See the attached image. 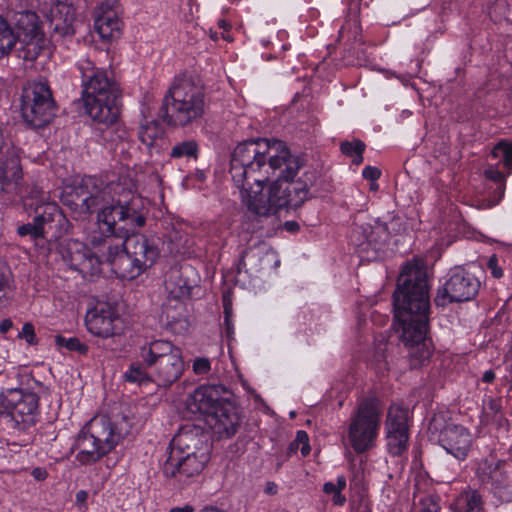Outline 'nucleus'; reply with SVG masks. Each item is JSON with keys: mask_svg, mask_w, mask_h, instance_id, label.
Segmentation results:
<instances>
[{"mask_svg": "<svg viewBox=\"0 0 512 512\" xmlns=\"http://www.w3.org/2000/svg\"><path fill=\"white\" fill-rule=\"evenodd\" d=\"M302 155L291 154L285 142L277 139L258 138L239 143L233 150L230 169L234 184L244 187L247 178L254 184L273 183L274 197L279 209H297L314 194L329 190V183L314 168L305 167Z\"/></svg>", "mask_w": 512, "mask_h": 512, "instance_id": "f257e3e1", "label": "nucleus"}, {"mask_svg": "<svg viewBox=\"0 0 512 512\" xmlns=\"http://www.w3.org/2000/svg\"><path fill=\"white\" fill-rule=\"evenodd\" d=\"M394 317L399 325L400 341L407 349L411 369L423 367L433 351L429 333V287L426 271L416 263H407L398 277L393 293Z\"/></svg>", "mask_w": 512, "mask_h": 512, "instance_id": "f03ea898", "label": "nucleus"}, {"mask_svg": "<svg viewBox=\"0 0 512 512\" xmlns=\"http://www.w3.org/2000/svg\"><path fill=\"white\" fill-rule=\"evenodd\" d=\"M146 223V210L142 199L132 195L128 200H117L97 214L98 229L105 236L122 240L128 253L146 271L160 257L159 239L137 233Z\"/></svg>", "mask_w": 512, "mask_h": 512, "instance_id": "7ed1b4c3", "label": "nucleus"}, {"mask_svg": "<svg viewBox=\"0 0 512 512\" xmlns=\"http://www.w3.org/2000/svg\"><path fill=\"white\" fill-rule=\"evenodd\" d=\"M81 74L82 101L86 113L99 124L117 122L122 90L111 68H100L89 58L77 62Z\"/></svg>", "mask_w": 512, "mask_h": 512, "instance_id": "20e7f679", "label": "nucleus"}, {"mask_svg": "<svg viewBox=\"0 0 512 512\" xmlns=\"http://www.w3.org/2000/svg\"><path fill=\"white\" fill-rule=\"evenodd\" d=\"M208 109L202 85L192 76L176 77L163 97L159 117L173 128L198 126Z\"/></svg>", "mask_w": 512, "mask_h": 512, "instance_id": "39448f33", "label": "nucleus"}, {"mask_svg": "<svg viewBox=\"0 0 512 512\" xmlns=\"http://www.w3.org/2000/svg\"><path fill=\"white\" fill-rule=\"evenodd\" d=\"M31 198L35 202V216L33 222L26 223L17 228L20 236H29L43 252L48 253L58 239L67 234L70 222L55 202L47 201L45 192L34 187Z\"/></svg>", "mask_w": 512, "mask_h": 512, "instance_id": "423d86ee", "label": "nucleus"}, {"mask_svg": "<svg viewBox=\"0 0 512 512\" xmlns=\"http://www.w3.org/2000/svg\"><path fill=\"white\" fill-rule=\"evenodd\" d=\"M143 363L153 369V381L160 387H169L183 374L185 362L182 350L163 339L144 343L139 350Z\"/></svg>", "mask_w": 512, "mask_h": 512, "instance_id": "0eeeda50", "label": "nucleus"}, {"mask_svg": "<svg viewBox=\"0 0 512 512\" xmlns=\"http://www.w3.org/2000/svg\"><path fill=\"white\" fill-rule=\"evenodd\" d=\"M20 111L23 120L33 128H42L56 115V102L47 80L28 81L22 87Z\"/></svg>", "mask_w": 512, "mask_h": 512, "instance_id": "6e6552de", "label": "nucleus"}, {"mask_svg": "<svg viewBox=\"0 0 512 512\" xmlns=\"http://www.w3.org/2000/svg\"><path fill=\"white\" fill-rule=\"evenodd\" d=\"M0 416L6 418L13 429L27 431L38 422L39 396L22 388L2 390Z\"/></svg>", "mask_w": 512, "mask_h": 512, "instance_id": "1a4fd4ad", "label": "nucleus"}, {"mask_svg": "<svg viewBox=\"0 0 512 512\" xmlns=\"http://www.w3.org/2000/svg\"><path fill=\"white\" fill-rule=\"evenodd\" d=\"M380 418L381 409L376 398L368 397L359 403L348 428V439L356 453H364L374 446Z\"/></svg>", "mask_w": 512, "mask_h": 512, "instance_id": "9d476101", "label": "nucleus"}, {"mask_svg": "<svg viewBox=\"0 0 512 512\" xmlns=\"http://www.w3.org/2000/svg\"><path fill=\"white\" fill-rule=\"evenodd\" d=\"M90 242L94 247L103 248V264L109 265L116 277L133 280L145 272L116 236H105L99 229L93 232Z\"/></svg>", "mask_w": 512, "mask_h": 512, "instance_id": "9b49d317", "label": "nucleus"}, {"mask_svg": "<svg viewBox=\"0 0 512 512\" xmlns=\"http://www.w3.org/2000/svg\"><path fill=\"white\" fill-rule=\"evenodd\" d=\"M105 425L99 422L96 416L80 430L75 438L72 448L78 451L76 460L82 465L94 464L114 449Z\"/></svg>", "mask_w": 512, "mask_h": 512, "instance_id": "f8f14e48", "label": "nucleus"}, {"mask_svg": "<svg viewBox=\"0 0 512 512\" xmlns=\"http://www.w3.org/2000/svg\"><path fill=\"white\" fill-rule=\"evenodd\" d=\"M432 437L458 460L466 459L472 444V436L462 425L448 423L443 413L434 414L428 425Z\"/></svg>", "mask_w": 512, "mask_h": 512, "instance_id": "ddd939ff", "label": "nucleus"}, {"mask_svg": "<svg viewBox=\"0 0 512 512\" xmlns=\"http://www.w3.org/2000/svg\"><path fill=\"white\" fill-rule=\"evenodd\" d=\"M61 202L72 212L79 215L90 214L95 210L98 213L114 201L108 204L105 201V193L96 185L92 177L82 179L78 185H67L60 195Z\"/></svg>", "mask_w": 512, "mask_h": 512, "instance_id": "4468645a", "label": "nucleus"}, {"mask_svg": "<svg viewBox=\"0 0 512 512\" xmlns=\"http://www.w3.org/2000/svg\"><path fill=\"white\" fill-rule=\"evenodd\" d=\"M481 287L479 278L463 267L451 269L444 285L438 289L434 299L437 306L461 303L476 298Z\"/></svg>", "mask_w": 512, "mask_h": 512, "instance_id": "2eb2a0df", "label": "nucleus"}, {"mask_svg": "<svg viewBox=\"0 0 512 512\" xmlns=\"http://www.w3.org/2000/svg\"><path fill=\"white\" fill-rule=\"evenodd\" d=\"M13 26L14 33L18 36L17 50L23 51L22 57L25 60H35L45 45L37 14L31 11L17 13Z\"/></svg>", "mask_w": 512, "mask_h": 512, "instance_id": "dca6fc26", "label": "nucleus"}, {"mask_svg": "<svg viewBox=\"0 0 512 512\" xmlns=\"http://www.w3.org/2000/svg\"><path fill=\"white\" fill-rule=\"evenodd\" d=\"M60 254L63 261L83 277L99 275L102 272V253L97 255L79 241L68 240L60 243Z\"/></svg>", "mask_w": 512, "mask_h": 512, "instance_id": "f3484780", "label": "nucleus"}, {"mask_svg": "<svg viewBox=\"0 0 512 512\" xmlns=\"http://www.w3.org/2000/svg\"><path fill=\"white\" fill-rule=\"evenodd\" d=\"M233 398V392L222 384H203L187 397L186 406L190 412L200 413L207 420L219 406Z\"/></svg>", "mask_w": 512, "mask_h": 512, "instance_id": "a211bd4d", "label": "nucleus"}, {"mask_svg": "<svg viewBox=\"0 0 512 512\" xmlns=\"http://www.w3.org/2000/svg\"><path fill=\"white\" fill-rule=\"evenodd\" d=\"M210 459V454H179L168 452L162 466V472L167 478H174L179 483H185L190 478L198 476Z\"/></svg>", "mask_w": 512, "mask_h": 512, "instance_id": "6ab92c4d", "label": "nucleus"}, {"mask_svg": "<svg viewBox=\"0 0 512 512\" xmlns=\"http://www.w3.org/2000/svg\"><path fill=\"white\" fill-rule=\"evenodd\" d=\"M387 448L392 456H400L407 450L409 439L408 410L393 404L389 407L386 421Z\"/></svg>", "mask_w": 512, "mask_h": 512, "instance_id": "aec40b11", "label": "nucleus"}, {"mask_svg": "<svg viewBox=\"0 0 512 512\" xmlns=\"http://www.w3.org/2000/svg\"><path fill=\"white\" fill-rule=\"evenodd\" d=\"M85 324L88 331L97 337L109 338L122 333V320L108 303H98L89 310L85 317Z\"/></svg>", "mask_w": 512, "mask_h": 512, "instance_id": "412c9836", "label": "nucleus"}, {"mask_svg": "<svg viewBox=\"0 0 512 512\" xmlns=\"http://www.w3.org/2000/svg\"><path fill=\"white\" fill-rule=\"evenodd\" d=\"M506 462L503 460L484 459L477 469V476L481 483L489 486L495 496L502 500L510 501L512 491L510 490L509 477L504 469Z\"/></svg>", "mask_w": 512, "mask_h": 512, "instance_id": "4be33fe9", "label": "nucleus"}, {"mask_svg": "<svg viewBox=\"0 0 512 512\" xmlns=\"http://www.w3.org/2000/svg\"><path fill=\"white\" fill-rule=\"evenodd\" d=\"M251 182L254 183L253 179L248 177L247 183L244 187H240L235 184L241 191L242 202L247 207L248 211L259 217H268L276 214L280 209L276 203V197H274L273 183L269 187L267 193L263 192V185L261 184L256 187L257 190H253Z\"/></svg>", "mask_w": 512, "mask_h": 512, "instance_id": "5701e85b", "label": "nucleus"}, {"mask_svg": "<svg viewBox=\"0 0 512 512\" xmlns=\"http://www.w3.org/2000/svg\"><path fill=\"white\" fill-rule=\"evenodd\" d=\"M208 435L200 427L193 425L183 426L177 435L173 438L168 452H178L179 454H199L201 452L210 454V444Z\"/></svg>", "mask_w": 512, "mask_h": 512, "instance_id": "b1692460", "label": "nucleus"}, {"mask_svg": "<svg viewBox=\"0 0 512 512\" xmlns=\"http://www.w3.org/2000/svg\"><path fill=\"white\" fill-rule=\"evenodd\" d=\"M206 422L219 438L234 436L241 424V415L234 398L219 406Z\"/></svg>", "mask_w": 512, "mask_h": 512, "instance_id": "393cba45", "label": "nucleus"}, {"mask_svg": "<svg viewBox=\"0 0 512 512\" xmlns=\"http://www.w3.org/2000/svg\"><path fill=\"white\" fill-rule=\"evenodd\" d=\"M22 179V168L18 151L8 147L0 159V189L7 193L16 192Z\"/></svg>", "mask_w": 512, "mask_h": 512, "instance_id": "a878e982", "label": "nucleus"}, {"mask_svg": "<svg viewBox=\"0 0 512 512\" xmlns=\"http://www.w3.org/2000/svg\"><path fill=\"white\" fill-rule=\"evenodd\" d=\"M99 422L105 423L107 429V434L109 433V438L113 441V447L115 448L118 443L130 435L133 428V421L130 416V412L122 411L119 414H116L114 418H110L105 415L97 416Z\"/></svg>", "mask_w": 512, "mask_h": 512, "instance_id": "bb28decb", "label": "nucleus"}, {"mask_svg": "<svg viewBox=\"0 0 512 512\" xmlns=\"http://www.w3.org/2000/svg\"><path fill=\"white\" fill-rule=\"evenodd\" d=\"M50 15L51 24L57 33L62 36L73 35L75 33V11L71 5L57 1L51 7Z\"/></svg>", "mask_w": 512, "mask_h": 512, "instance_id": "cd10ccee", "label": "nucleus"}, {"mask_svg": "<svg viewBox=\"0 0 512 512\" xmlns=\"http://www.w3.org/2000/svg\"><path fill=\"white\" fill-rule=\"evenodd\" d=\"M123 23L113 10L103 11L94 22V27L104 40L117 39L121 35Z\"/></svg>", "mask_w": 512, "mask_h": 512, "instance_id": "c85d7f7f", "label": "nucleus"}, {"mask_svg": "<svg viewBox=\"0 0 512 512\" xmlns=\"http://www.w3.org/2000/svg\"><path fill=\"white\" fill-rule=\"evenodd\" d=\"M450 512H485L481 494L471 488L465 489L454 499Z\"/></svg>", "mask_w": 512, "mask_h": 512, "instance_id": "c756f323", "label": "nucleus"}, {"mask_svg": "<svg viewBox=\"0 0 512 512\" xmlns=\"http://www.w3.org/2000/svg\"><path fill=\"white\" fill-rule=\"evenodd\" d=\"M165 288L169 297L186 301L191 297L193 285L178 270H172L165 280Z\"/></svg>", "mask_w": 512, "mask_h": 512, "instance_id": "7c9ffc66", "label": "nucleus"}, {"mask_svg": "<svg viewBox=\"0 0 512 512\" xmlns=\"http://www.w3.org/2000/svg\"><path fill=\"white\" fill-rule=\"evenodd\" d=\"M186 316L184 300L167 296L162 304L161 319L169 326L181 322Z\"/></svg>", "mask_w": 512, "mask_h": 512, "instance_id": "2f4dec72", "label": "nucleus"}, {"mask_svg": "<svg viewBox=\"0 0 512 512\" xmlns=\"http://www.w3.org/2000/svg\"><path fill=\"white\" fill-rule=\"evenodd\" d=\"M488 159L495 161L493 164L497 167L502 164L508 173H512V142L500 140L490 151Z\"/></svg>", "mask_w": 512, "mask_h": 512, "instance_id": "473e14b6", "label": "nucleus"}, {"mask_svg": "<svg viewBox=\"0 0 512 512\" xmlns=\"http://www.w3.org/2000/svg\"><path fill=\"white\" fill-rule=\"evenodd\" d=\"M17 39L13 24L0 14V58L17 49Z\"/></svg>", "mask_w": 512, "mask_h": 512, "instance_id": "72a5a7b5", "label": "nucleus"}, {"mask_svg": "<svg viewBox=\"0 0 512 512\" xmlns=\"http://www.w3.org/2000/svg\"><path fill=\"white\" fill-rule=\"evenodd\" d=\"M164 134L163 127L157 121L147 122L140 127L138 132L140 141L149 149L156 147L158 141L163 140Z\"/></svg>", "mask_w": 512, "mask_h": 512, "instance_id": "f704fd0d", "label": "nucleus"}, {"mask_svg": "<svg viewBox=\"0 0 512 512\" xmlns=\"http://www.w3.org/2000/svg\"><path fill=\"white\" fill-rule=\"evenodd\" d=\"M199 154V145L196 140L189 139L176 143L170 152L172 159L192 158L196 160Z\"/></svg>", "mask_w": 512, "mask_h": 512, "instance_id": "c9c22d12", "label": "nucleus"}, {"mask_svg": "<svg viewBox=\"0 0 512 512\" xmlns=\"http://www.w3.org/2000/svg\"><path fill=\"white\" fill-rule=\"evenodd\" d=\"M369 222L361 218L356 219L350 228L349 240L355 247H362L368 243Z\"/></svg>", "mask_w": 512, "mask_h": 512, "instance_id": "e433bc0d", "label": "nucleus"}, {"mask_svg": "<svg viewBox=\"0 0 512 512\" xmlns=\"http://www.w3.org/2000/svg\"><path fill=\"white\" fill-rule=\"evenodd\" d=\"M366 145L360 139H354L353 141H344L340 144V151L348 156L352 157V163L355 165H360L363 163V153L365 151Z\"/></svg>", "mask_w": 512, "mask_h": 512, "instance_id": "4c0bfd02", "label": "nucleus"}, {"mask_svg": "<svg viewBox=\"0 0 512 512\" xmlns=\"http://www.w3.org/2000/svg\"><path fill=\"white\" fill-rule=\"evenodd\" d=\"M346 488V478L344 476L337 477V483L326 482L323 485V491L326 494H332V502L337 506H343L346 503V497L341 493Z\"/></svg>", "mask_w": 512, "mask_h": 512, "instance_id": "58836bf2", "label": "nucleus"}, {"mask_svg": "<svg viewBox=\"0 0 512 512\" xmlns=\"http://www.w3.org/2000/svg\"><path fill=\"white\" fill-rule=\"evenodd\" d=\"M55 344L58 348H65L70 352H76L79 355H86L89 347L80 341L77 337L66 338L60 334L55 336Z\"/></svg>", "mask_w": 512, "mask_h": 512, "instance_id": "ea45409f", "label": "nucleus"}, {"mask_svg": "<svg viewBox=\"0 0 512 512\" xmlns=\"http://www.w3.org/2000/svg\"><path fill=\"white\" fill-rule=\"evenodd\" d=\"M389 238V230L386 223L379 221L375 222V225L369 223V235L367 245H374L375 247L381 246Z\"/></svg>", "mask_w": 512, "mask_h": 512, "instance_id": "a19ab883", "label": "nucleus"}, {"mask_svg": "<svg viewBox=\"0 0 512 512\" xmlns=\"http://www.w3.org/2000/svg\"><path fill=\"white\" fill-rule=\"evenodd\" d=\"M148 368L143 362L141 363H132L129 369L125 372L124 377L125 380L132 383H147L151 381V378L146 371ZM153 381V378H152Z\"/></svg>", "mask_w": 512, "mask_h": 512, "instance_id": "79ce46f5", "label": "nucleus"}, {"mask_svg": "<svg viewBox=\"0 0 512 512\" xmlns=\"http://www.w3.org/2000/svg\"><path fill=\"white\" fill-rule=\"evenodd\" d=\"M12 273L6 266L0 267V307L5 305L9 300L12 291Z\"/></svg>", "mask_w": 512, "mask_h": 512, "instance_id": "37998d69", "label": "nucleus"}, {"mask_svg": "<svg viewBox=\"0 0 512 512\" xmlns=\"http://www.w3.org/2000/svg\"><path fill=\"white\" fill-rule=\"evenodd\" d=\"M508 4L505 0H496L489 8V16L492 21L500 22L507 18Z\"/></svg>", "mask_w": 512, "mask_h": 512, "instance_id": "c03bdc74", "label": "nucleus"}, {"mask_svg": "<svg viewBox=\"0 0 512 512\" xmlns=\"http://www.w3.org/2000/svg\"><path fill=\"white\" fill-rule=\"evenodd\" d=\"M19 338L25 339L29 345H37L38 339L35 334V329L32 323H24L21 332L18 334Z\"/></svg>", "mask_w": 512, "mask_h": 512, "instance_id": "a18cd8bd", "label": "nucleus"}, {"mask_svg": "<svg viewBox=\"0 0 512 512\" xmlns=\"http://www.w3.org/2000/svg\"><path fill=\"white\" fill-rule=\"evenodd\" d=\"M438 501V497L428 496L424 498L421 502L422 508L420 512H439L440 506Z\"/></svg>", "mask_w": 512, "mask_h": 512, "instance_id": "49530a36", "label": "nucleus"}, {"mask_svg": "<svg viewBox=\"0 0 512 512\" xmlns=\"http://www.w3.org/2000/svg\"><path fill=\"white\" fill-rule=\"evenodd\" d=\"M493 165L494 164L491 163L490 167L485 170L486 177L494 182L503 184L505 181L504 173L502 171H500L497 166L494 168Z\"/></svg>", "mask_w": 512, "mask_h": 512, "instance_id": "de8ad7c7", "label": "nucleus"}, {"mask_svg": "<svg viewBox=\"0 0 512 512\" xmlns=\"http://www.w3.org/2000/svg\"><path fill=\"white\" fill-rule=\"evenodd\" d=\"M211 364L207 358H197L193 363V371L196 374H206L210 371Z\"/></svg>", "mask_w": 512, "mask_h": 512, "instance_id": "09e8293b", "label": "nucleus"}, {"mask_svg": "<svg viewBox=\"0 0 512 512\" xmlns=\"http://www.w3.org/2000/svg\"><path fill=\"white\" fill-rule=\"evenodd\" d=\"M487 267L491 271V274L494 278L499 279L503 276V270L498 265V258L495 255L489 258L487 262Z\"/></svg>", "mask_w": 512, "mask_h": 512, "instance_id": "8fccbe9b", "label": "nucleus"}, {"mask_svg": "<svg viewBox=\"0 0 512 512\" xmlns=\"http://www.w3.org/2000/svg\"><path fill=\"white\" fill-rule=\"evenodd\" d=\"M362 176L366 180L376 181L381 176V171L374 166H366L362 171Z\"/></svg>", "mask_w": 512, "mask_h": 512, "instance_id": "3c124183", "label": "nucleus"}, {"mask_svg": "<svg viewBox=\"0 0 512 512\" xmlns=\"http://www.w3.org/2000/svg\"><path fill=\"white\" fill-rule=\"evenodd\" d=\"M223 308L224 318L227 320L228 317H232V303L226 296H223Z\"/></svg>", "mask_w": 512, "mask_h": 512, "instance_id": "603ef678", "label": "nucleus"}, {"mask_svg": "<svg viewBox=\"0 0 512 512\" xmlns=\"http://www.w3.org/2000/svg\"><path fill=\"white\" fill-rule=\"evenodd\" d=\"M284 229L290 233H296L300 229V225L297 221H286L284 223Z\"/></svg>", "mask_w": 512, "mask_h": 512, "instance_id": "864d4df0", "label": "nucleus"}, {"mask_svg": "<svg viewBox=\"0 0 512 512\" xmlns=\"http://www.w3.org/2000/svg\"><path fill=\"white\" fill-rule=\"evenodd\" d=\"M294 441L297 442L298 445L308 443L309 442L308 434L305 431L300 430L296 433V438Z\"/></svg>", "mask_w": 512, "mask_h": 512, "instance_id": "5fc2aeb1", "label": "nucleus"}, {"mask_svg": "<svg viewBox=\"0 0 512 512\" xmlns=\"http://www.w3.org/2000/svg\"><path fill=\"white\" fill-rule=\"evenodd\" d=\"M13 327V322L11 319L6 318L1 321L0 323V332L2 334L7 333L11 328Z\"/></svg>", "mask_w": 512, "mask_h": 512, "instance_id": "6e6d98bb", "label": "nucleus"}, {"mask_svg": "<svg viewBox=\"0 0 512 512\" xmlns=\"http://www.w3.org/2000/svg\"><path fill=\"white\" fill-rule=\"evenodd\" d=\"M231 318L232 317H228L227 320H226V318H224V322H223V325L225 326V333L228 338H230L234 332Z\"/></svg>", "mask_w": 512, "mask_h": 512, "instance_id": "4d7b16f0", "label": "nucleus"}, {"mask_svg": "<svg viewBox=\"0 0 512 512\" xmlns=\"http://www.w3.org/2000/svg\"><path fill=\"white\" fill-rule=\"evenodd\" d=\"M88 498V493L85 490H80L76 493V503L78 505H84Z\"/></svg>", "mask_w": 512, "mask_h": 512, "instance_id": "13d9d810", "label": "nucleus"}, {"mask_svg": "<svg viewBox=\"0 0 512 512\" xmlns=\"http://www.w3.org/2000/svg\"><path fill=\"white\" fill-rule=\"evenodd\" d=\"M32 475L37 480H44L47 477V472L41 468H35L32 471Z\"/></svg>", "mask_w": 512, "mask_h": 512, "instance_id": "bf43d9fd", "label": "nucleus"}, {"mask_svg": "<svg viewBox=\"0 0 512 512\" xmlns=\"http://www.w3.org/2000/svg\"><path fill=\"white\" fill-rule=\"evenodd\" d=\"M495 373L493 370H487L482 376V381L485 383H492L495 380Z\"/></svg>", "mask_w": 512, "mask_h": 512, "instance_id": "052dcab7", "label": "nucleus"}, {"mask_svg": "<svg viewBox=\"0 0 512 512\" xmlns=\"http://www.w3.org/2000/svg\"><path fill=\"white\" fill-rule=\"evenodd\" d=\"M299 449V445L294 440L289 444L287 448V456H291L293 453H295Z\"/></svg>", "mask_w": 512, "mask_h": 512, "instance_id": "680f3d73", "label": "nucleus"}, {"mask_svg": "<svg viewBox=\"0 0 512 512\" xmlns=\"http://www.w3.org/2000/svg\"><path fill=\"white\" fill-rule=\"evenodd\" d=\"M194 508L190 505H186L184 507H175L170 510V512H193Z\"/></svg>", "mask_w": 512, "mask_h": 512, "instance_id": "e2e57ef3", "label": "nucleus"}, {"mask_svg": "<svg viewBox=\"0 0 512 512\" xmlns=\"http://www.w3.org/2000/svg\"><path fill=\"white\" fill-rule=\"evenodd\" d=\"M218 27L223 29V31L227 32L230 28V24L228 22H226V20L220 19L218 21Z\"/></svg>", "mask_w": 512, "mask_h": 512, "instance_id": "0e129e2a", "label": "nucleus"}, {"mask_svg": "<svg viewBox=\"0 0 512 512\" xmlns=\"http://www.w3.org/2000/svg\"><path fill=\"white\" fill-rule=\"evenodd\" d=\"M301 454L302 456H307L310 453V445L309 442L305 444H301Z\"/></svg>", "mask_w": 512, "mask_h": 512, "instance_id": "69168bd1", "label": "nucleus"}, {"mask_svg": "<svg viewBox=\"0 0 512 512\" xmlns=\"http://www.w3.org/2000/svg\"><path fill=\"white\" fill-rule=\"evenodd\" d=\"M222 38H223L224 40L228 41V42H232V41H233V39H232V37L230 36V34L228 33V31H227V32L223 31V33H222Z\"/></svg>", "mask_w": 512, "mask_h": 512, "instance_id": "338daca9", "label": "nucleus"}, {"mask_svg": "<svg viewBox=\"0 0 512 512\" xmlns=\"http://www.w3.org/2000/svg\"><path fill=\"white\" fill-rule=\"evenodd\" d=\"M210 37H211L213 40H217V39H218L217 32H211V33H210Z\"/></svg>", "mask_w": 512, "mask_h": 512, "instance_id": "774afa93", "label": "nucleus"}]
</instances>
